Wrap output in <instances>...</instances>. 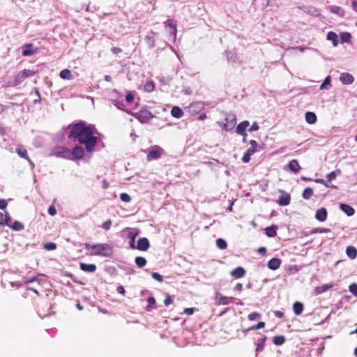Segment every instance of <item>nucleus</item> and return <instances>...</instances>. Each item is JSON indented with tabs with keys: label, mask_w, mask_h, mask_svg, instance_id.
<instances>
[{
	"label": "nucleus",
	"mask_w": 357,
	"mask_h": 357,
	"mask_svg": "<svg viewBox=\"0 0 357 357\" xmlns=\"http://www.w3.org/2000/svg\"><path fill=\"white\" fill-rule=\"evenodd\" d=\"M93 125H87L84 121H79L72 126L68 138L84 144L88 153H91L98 143V138L94 135Z\"/></svg>",
	"instance_id": "1"
},
{
	"label": "nucleus",
	"mask_w": 357,
	"mask_h": 357,
	"mask_svg": "<svg viewBox=\"0 0 357 357\" xmlns=\"http://www.w3.org/2000/svg\"><path fill=\"white\" fill-rule=\"evenodd\" d=\"M84 248L91 252V255L110 257L113 255V247L108 243H85Z\"/></svg>",
	"instance_id": "2"
},
{
	"label": "nucleus",
	"mask_w": 357,
	"mask_h": 357,
	"mask_svg": "<svg viewBox=\"0 0 357 357\" xmlns=\"http://www.w3.org/2000/svg\"><path fill=\"white\" fill-rule=\"evenodd\" d=\"M147 152L146 160L149 162L158 160L165 154V150L157 145L152 146Z\"/></svg>",
	"instance_id": "3"
},
{
	"label": "nucleus",
	"mask_w": 357,
	"mask_h": 357,
	"mask_svg": "<svg viewBox=\"0 0 357 357\" xmlns=\"http://www.w3.org/2000/svg\"><path fill=\"white\" fill-rule=\"evenodd\" d=\"M36 71H33L29 69H24L15 75L12 85L15 86L20 85L26 78L33 76L36 74Z\"/></svg>",
	"instance_id": "4"
},
{
	"label": "nucleus",
	"mask_w": 357,
	"mask_h": 357,
	"mask_svg": "<svg viewBox=\"0 0 357 357\" xmlns=\"http://www.w3.org/2000/svg\"><path fill=\"white\" fill-rule=\"evenodd\" d=\"M50 155L70 160V149L62 146H56L52 149Z\"/></svg>",
	"instance_id": "5"
},
{
	"label": "nucleus",
	"mask_w": 357,
	"mask_h": 357,
	"mask_svg": "<svg viewBox=\"0 0 357 357\" xmlns=\"http://www.w3.org/2000/svg\"><path fill=\"white\" fill-rule=\"evenodd\" d=\"M250 144V147L247 149L242 158V161L245 163L249 162L251 156L257 151L258 144L255 140H251Z\"/></svg>",
	"instance_id": "6"
},
{
	"label": "nucleus",
	"mask_w": 357,
	"mask_h": 357,
	"mask_svg": "<svg viewBox=\"0 0 357 357\" xmlns=\"http://www.w3.org/2000/svg\"><path fill=\"white\" fill-rule=\"evenodd\" d=\"M141 123H146L153 117V115L147 109H140L135 113H131Z\"/></svg>",
	"instance_id": "7"
},
{
	"label": "nucleus",
	"mask_w": 357,
	"mask_h": 357,
	"mask_svg": "<svg viewBox=\"0 0 357 357\" xmlns=\"http://www.w3.org/2000/svg\"><path fill=\"white\" fill-rule=\"evenodd\" d=\"M21 49L23 56H32L39 52V49L36 47L32 43H26L21 47Z\"/></svg>",
	"instance_id": "8"
},
{
	"label": "nucleus",
	"mask_w": 357,
	"mask_h": 357,
	"mask_svg": "<svg viewBox=\"0 0 357 357\" xmlns=\"http://www.w3.org/2000/svg\"><path fill=\"white\" fill-rule=\"evenodd\" d=\"M84 156V149L82 146L76 145L70 150V160H80Z\"/></svg>",
	"instance_id": "9"
},
{
	"label": "nucleus",
	"mask_w": 357,
	"mask_h": 357,
	"mask_svg": "<svg viewBox=\"0 0 357 357\" xmlns=\"http://www.w3.org/2000/svg\"><path fill=\"white\" fill-rule=\"evenodd\" d=\"M123 232L127 233V236L130 239L129 245L132 249L135 248V238L139 235V232L134 228H126Z\"/></svg>",
	"instance_id": "10"
},
{
	"label": "nucleus",
	"mask_w": 357,
	"mask_h": 357,
	"mask_svg": "<svg viewBox=\"0 0 357 357\" xmlns=\"http://www.w3.org/2000/svg\"><path fill=\"white\" fill-rule=\"evenodd\" d=\"M215 303L218 305H229V303H232L233 301L234 300V298L233 297H229V296H223L222 294H221L219 292H217L215 294Z\"/></svg>",
	"instance_id": "11"
},
{
	"label": "nucleus",
	"mask_w": 357,
	"mask_h": 357,
	"mask_svg": "<svg viewBox=\"0 0 357 357\" xmlns=\"http://www.w3.org/2000/svg\"><path fill=\"white\" fill-rule=\"evenodd\" d=\"M226 123L223 125V129L228 131L232 130L236 124V119L234 114H228L225 118Z\"/></svg>",
	"instance_id": "12"
},
{
	"label": "nucleus",
	"mask_w": 357,
	"mask_h": 357,
	"mask_svg": "<svg viewBox=\"0 0 357 357\" xmlns=\"http://www.w3.org/2000/svg\"><path fill=\"white\" fill-rule=\"evenodd\" d=\"M165 26L169 35L175 40L176 36V24L172 20L164 22Z\"/></svg>",
	"instance_id": "13"
},
{
	"label": "nucleus",
	"mask_w": 357,
	"mask_h": 357,
	"mask_svg": "<svg viewBox=\"0 0 357 357\" xmlns=\"http://www.w3.org/2000/svg\"><path fill=\"white\" fill-rule=\"evenodd\" d=\"M279 192L281 193L278 200V204L280 206H285L289 204L291 200V196L289 193L286 192L283 190H280Z\"/></svg>",
	"instance_id": "14"
},
{
	"label": "nucleus",
	"mask_w": 357,
	"mask_h": 357,
	"mask_svg": "<svg viewBox=\"0 0 357 357\" xmlns=\"http://www.w3.org/2000/svg\"><path fill=\"white\" fill-rule=\"evenodd\" d=\"M150 247V243L147 238L142 237L139 238L135 249L140 251H146Z\"/></svg>",
	"instance_id": "15"
},
{
	"label": "nucleus",
	"mask_w": 357,
	"mask_h": 357,
	"mask_svg": "<svg viewBox=\"0 0 357 357\" xmlns=\"http://www.w3.org/2000/svg\"><path fill=\"white\" fill-rule=\"evenodd\" d=\"M340 80L342 82V84L345 85H349L354 82V77L350 73H343L340 76Z\"/></svg>",
	"instance_id": "16"
},
{
	"label": "nucleus",
	"mask_w": 357,
	"mask_h": 357,
	"mask_svg": "<svg viewBox=\"0 0 357 357\" xmlns=\"http://www.w3.org/2000/svg\"><path fill=\"white\" fill-rule=\"evenodd\" d=\"M301 169V167L296 160H291L286 167V169H289L294 173H298Z\"/></svg>",
	"instance_id": "17"
},
{
	"label": "nucleus",
	"mask_w": 357,
	"mask_h": 357,
	"mask_svg": "<svg viewBox=\"0 0 357 357\" xmlns=\"http://www.w3.org/2000/svg\"><path fill=\"white\" fill-rule=\"evenodd\" d=\"M266 340V336L264 335H262L261 337L257 340V342L256 343V355L264 349Z\"/></svg>",
	"instance_id": "18"
},
{
	"label": "nucleus",
	"mask_w": 357,
	"mask_h": 357,
	"mask_svg": "<svg viewBox=\"0 0 357 357\" xmlns=\"http://www.w3.org/2000/svg\"><path fill=\"white\" fill-rule=\"evenodd\" d=\"M327 211L325 208L318 209L315 214V218L320 222H324L327 218Z\"/></svg>",
	"instance_id": "19"
},
{
	"label": "nucleus",
	"mask_w": 357,
	"mask_h": 357,
	"mask_svg": "<svg viewBox=\"0 0 357 357\" xmlns=\"http://www.w3.org/2000/svg\"><path fill=\"white\" fill-rule=\"evenodd\" d=\"M250 126V123L248 121H244L241 122L236 128V132L238 135L245 134L246 128Z\"/></svg>",
	"instance_id": "20"
},
{
	"label": "nucleus",
	"mask_w": 357,
	"mask_h": 357,
	"mask_svg": "<svg viewBox=\"0 0 357 357\" xmlns=\"http://www.w3.org/2000/svg\"><path fill=\"white\" fill-rule=\"evenodd\" d=\"M281 264V260L278 258H272L268 262V267L269 269L275 271L279 268Z\"/></svg>",
	"instance_id": "21"
},
{
	"label": "nucleus",
	"mask_w": 357,
	"mask_h": 357,
	"mask_svg": "<svg viewBox=\"0 0 357 357\" xmlns=\"http://www.w3.org/2000/svg\"><path fill=\"white\" fill-rule=\"evenodd\" d=\"M231 275L235 278H241L245 275V270L243 267L238 266L231 272Z\"/></svg>",
	"instance_id": "22"
},
{
	"label": "nucleus",
	"mask_w": 357,
	"mask_h": 357,
	"mask_svg": "<svg viewBox=\"0 0 357 357\" xmlns=\"http://www.w3.org/2000/svg\"><path fill=\"white\" fill-rule=\"evenodd\" d=\"M333 284H324L322 286L317 287L314 289V293L316 295L321 294L328 291L330 289L333 287Z\"/></svg>",
	"instance_id": "23"
},
{
	"label": "nucleus",
	"mask_w": 357,
	"mask_h": 357,
	"mask_svg": "<svg viewBox=\"0 0 357 357\" xmlns=\"http://www.w3.org/2000/svg\"><path fill=\"white\" fill-rule=\"evenodd\" d=\"M340 208L348 216H351L355 213L354 208L347 204H341L340 205Z\"/></svg>",
	"instance_id": "24"
},
{
	"label": "nucleus",
	"mask_w": 357,
	"mask_h": 357,
	"mask_svg": "<svg viewBox=\"0 0 357 357\" xmlns=\"http://www.w3.org/2000/svg\"><path fill=\"white\" fill-rule=\"evenodd\" d=\"M80 268L82 271L88 272V273H93L96 271V266L92 264H80Z\"/></svg>",
	"instance_id": "25"
},
{
	"label": "nucleus",
	"mask_w": 357,
	"mask_h": 357,
	"mask_svg": "<svg viewBox=\"0 0 357 357\" xmlns=\"http://www.w3.org/2000/svg\"><path fill=\"white\" fill-rule=\"evenodd\" d=\"M328 9L332 13L336 14L338 16H340V17L344 16V14H345L344 10L342 8H341L340 6H330L328 7Z\"/></svg>",
	"instance_id": "26"
},
{
	"label": "nucleus",
	"mask_w": 357,
	"mask_h": 357,
	"mask_svg": "<svg viewBox=\"0 0 357 357\" xmlns=\"http://www.w3.org/2000/svg\"><path fill=\"white\" fill-rule=\"evenodd\" d=\"M305 121L310 124L316 123L317 119L315 113L312 112H307L305 114Z\"/></svg>",
	"instance_id": "27"
},
{
	"label": "nucleus",
	"mask_w": 357,
	"mask_h": 357,
	"mask_svg": "<svg viewBox=\"0 0 357 357\" xmlns=\"http://www.w3.org/2000/svg\"><path fill=\"white\" fill-rule=\"evenodd\" d=\"M326 38H327V40L332 41L333 45L334 47H336L338 45V43H339L338 36L333 31H329L327 33Z\"/></svg>",
	"instance_id": "28"
},
{
	"label": "nucleus",
	"mask_w": 357,
	"mask_h": 357,
	"mask_svg": "<svg viewBox=\"0 0 357 357\" xmlns=\"http://www.w3.org/2000/svg\"><path fill=\"white\" fill-rule=\"evenodd\" d=\"M278 227L273 225L265 229V234L268 237H275L277 235Z\"/></svg>",
	"instance_id": "29"
},
{
	"label": "nucleus",
	"mask_w": 357,
	"mask_h": 357,
	"mask_svg": "<svg viewBox=\"0 0 357 357\" xmlns=\"http://www.w3.org/2000/svg\"><path fill=\"white\" fill-rule=\"evenodd\" d=\"M171 114L174 117L179 119L183 116L184 113H183V110L179 107L174 106L172 107V109L171 110Z\"/></svg>",
	"instance_id": "30"
},
{
	"label": "nucleus",
	"mask_w": 357,
	"mask_h": 357,
	"mask_svg": "<svg viewBox=\"0 0 357 357\" xmlns=\"http://www.w3.org/2000/svg\"><path fill=\"white\" fill-rule=\"evenodd\" d=\"M16 153L18 155L24 159L29 160V156L27 154L26 149L22 146H19L16 148Z\"/></svg>",
	"instance_id": "31"
},
{
	"label": "nucleus",
	"mask_w": 357,
	"mask_h": 357,
	"mask_svg": "<svg viewBox=\"0 0 357 357\" xmlns=\"http://www.w3.org/2000/svg\"><path fill=\"white\" fill-rule=\"evenodd\" d=\"M293 310L296 315H300L303 310V304L301 302H295L293 305Z\"/></svg>",
	"instance_id": "32"
},
{
	"label": "nucleus",
	"mask_w": 357,
	"mask_h": 357,
	"mask_svg": "<svg viewBox=\"0 0 357 357\" xmlns=\"http://www.w3.org/2000/svg\"><path fill=\"white\" fill-rule=\"evenodd\" d=\"M189 108L191 112H197L199 110H201L204 108V103L202 102H193L190 104Z\"/></svg>",
	"instance_id": "33"
},
{
	"label": "nucleus",
	"mask_w": 357,
	"mask_h": 357,
	"mask_svg": "<svg viewBox=\"0 0 357 357\" xmlns=\"http://www.w3.org/2000/svg\"><path fill=\"white\" fill-rule=\"evenodd\" d=\"M332 86L331 77L327 76L320 86V90H328Z\"/></svg>",
	"instance_id": "34"
},
{
	"label": "nucleus",
	"mask_w": 357,
	"mask_h": 357,
	"mask_svg": "<svg viewBox=\"0 0 357 357\" xmlns=\"http://www.w3.org/2000/svg\"><path fill=\"white\" fill-rule=\"evenodd\" d=\"M347 256L351 259H354L357 255V250L354 246H348L346 249Z\"/></svg>",
	"instance_id": "35"
},
{
	"label": "nucleus",
	"mask_w": 357,
	"mask_h": 357,
	"mask_svg": "<svg viewBox=\"0 0 357 357\" xmlns=\"http://www.w3.org/2000/svg\"><path fill=\"white\" fill-rule=\"evenodd\" d=\"M135 262L138 268H143L146 266L147 261L143 257H137L135 259Z\"/></svg>",
	"instance_id": "36"
},
{
	"label": "nucleus",
	"mask_w": 357,
	"mask_h": 357,
	"mask_svg": "<svg viewBox=\"0 0 357 357\" xmlns=\"http://www.w3.org/2000/svg\"><path fill=\"white\" fill-rule=\"evenodd\" d=\"M351 38V34L349 32H342L340 33V43H349Z\"/></svg>",
	"instance_id": "37"
},
{
	"label": "nucleus",
	"mask_w": 357,
	"mask_h": 357,
	"mask_svg": "<svg viewBox=\"0 0 357 357\" xmlns=\"http://www.w3.org/2000/svg\"><path fill=\"white\" fill-rule=\"evenodd\" d=\"M148 305L146 307V311H151L152 309L155 308V299L153 296H149L147 299Z\"/></svg>",
	"instance_id": "38"
},
{
	"label": "nucleus",
	"mask_w": 357,
	"mask_h": 357,
	"mask_svg": "<svg viewBox=\"0 0 357 357\" xmlns=\"http://www.w3.org/2000/svg\"><path fill=\"white\" fill-rule=\"evenodd\" d=\"M274 344L277 346L282 345L285 342V337L284 335H277L273 338Z\"/></svg>",
	"instance_id": "39"
},
{
	"label": "nucleus",
	"mask_w": 357,
	"mask_h": 357,
	"mask_svg": "<svg viewBox=\"0 0 357 357\" xmlns=\"http://www.w3.org/2000/svg\"><path fill=\"white\" fill-rule=\"evenodd\" d=\"M60 77L63 79H70L72 78V74L70 70L68 69L62 70L59 73Z\"/></svg>",
	"instance_id": "40"
},
{
	"label": "nucleus",
	"mask_w": 357,
	"mask_h": 357,
	"mask_svg": "<svg viewBox=\"0 0 357 357\" xmlns=\"http://www.w3.org/2000/svg\"><path fill=\"white\" fill-rule=\"evenodd\" d=\"M144 40L150 49H152L155 47V39L153 36L149 35L146 36Z\"/></svg>",
	"instance_id": "41"
},
{
	"label": "nucleus",
	"mask_w": 357,
	"mask_h": 357,
	"mask_svg": "<svg viewBox=\"0 0 357 357\" xmlns=\"http://www.w3.org/2000/svg\"><path fill=\"white\" fill-rule=\"evenodd\" d=\"M113 103L119 109L130 113V112L126 108L123 100H113Z\"/></svg>",
	"instance_id": "42"
},
{
	"label": "nucleus",
	"mask_w": 357,
	"mask_h": 357,
	"mask_svg": "<svg viewBox=\"0 0 357 357\" xmlns=\"http://www.w3.org/2000/svg\"><path fill=\"white\" fill-rule=\"evenodd\" d=\"M313 195V190L311 188H305L302 194V197L304 199H309Z\"/></svg>",
	"instance_id": "43"
},
{
	"label": "nucleus",
	"mask_w": 357,
	"mask_h": 357,
	"mask_svg": "<svg viewBox=\"0 0 357 357\" xmlns=\"http://www.w3.org/2000/svg\"><path fill=\"white\" fill-rule=\"evenodd\" d=\"M11 228L14 230V231H22L24 229V226L23 225L22 223H21L20 222L17 221V220H15L13 225H11Z\"/></svg>",
	"instance_id": "44"
},
{
	"label": "nucleus",
	"mask_w": 357,
	"mask_h": 357,
	"mask_svg": "<svg viewBox=\"0 0 357 357\" xmlns=\"http://www.w3.org/2000/svg\"><path fill=\"white\" fill-rule=\"evenodd\" d=\"M216 245L220 250H225L227 247V243L223 238H218L216 240Z\"/></svg>",
	"instance_id": "45"
},
{
	"label": "nucleus",
	"mask_w": 357,
	"mask_h": 357,
	"mask_svg": "<svg viewBox=\"0 0 357 357\" xmlns=\"http://www.w3.org/2000/svg\"><path fill=\"white\" fill-rule=\"evenodd\" d=\"M340 174H341L340 169H337L333 171V172H330L329 174H328L326 175V178H328V181H332V180H334L336 178V176Z\"/></svg>",
	"instance_id": "46"
},
{
	"label": "nucleus",
	"mask_w": 357,
	"mask_h": 357,
	"mask_svg": "<svg viewBox=\"0 0 357 357\" xmlns=\"http://www.w3.org/2000/svg\"><path fill=\"white\" fill-rule=\"evenodd\" d=\"M33 91L35 93V94L36 96V98L33 100V103L34 105H37V104L40 103L42 100L41 97H40V93L39 89L36 87H35L33 89Z\"/></svg>",
	"instance_id": "47"
},
{
	"label": "nucleus",
	"mask_w": 357,
	"mask_h": 357,
	"mask_svg": "<svg viewBox=\"0 0 357 357\" xmlns=\"http://www.w3.org/2000/svg\"><path fill=\"white\" fill-rule=\"evenodd\" d=\"M154 89H155V85L153 82H148L144 85V90L146 92H151L154 90Z\"/></svg>",
	"instance_id": "48"
},
{
	"label": "nucleus",
	"mask_w": 357,
	"mask_h": 357,
	"mask_svg": "<svg viewBox=\"0 0 357 357\" xmlns=\"http://www.w3.org/2000/svg\"><path fill=\"white\" fill-rule=\"evenodd\" d=\"M44 248L47 250H54L56 248V244L52 242L45 243L44 244Z\"/></svg>",
	"instance_id": "49"
},
{
	"label": "nucleus",
	"mask_w": 357,
	"mask_h": 357,
	"mask_svg": "<svg viewBox=\"0 0 357 357\" xmlns=\"http://www.w3.org/2000/svg\"><path fill=\"white\" fill-rule=\"evenodd\" d=\"M120 199L122 202H126V203H128L131 201L130 196L126 192H123L120 195Z\"/></svg>",
	"instance_id": "50"
},
{
	"label": "nucleus",
	"mask_w": 357,
	"mask_h": 357,
	"mask_svg": "<svg viewBox=\"0 0 357 357\" xmlns=\"http://www.w3.org/2000/svg\"><path fill=\"white\" fill-rule=\"evenodd\" d=\"M261 317V314L257 312H253L250 314H248V319L250 321H255V320H257V319H259Z\"/></svg>",
	"instance_id": "51"
},
{
	"label": "nucleus",
	"mask_w": 357,
	"mask_h": 357,
	"mask_svg": "<svg viewBox=\"0 0 357 357\" xmlns=\"http://www.w3.org/2000/svg\"><path fill=\"white\" fill-rule=\"evenodd\" d=\"M112 225V221L111 220H108L106 222L102 223V225H101V227L104 230L108 231L110 229Z\"/></svg>",
	"instance_id": "52"
},
{
	"label": "nucleus",
	"mask_w": 357,
	"mask_h": 357,
	"mask_svg": "<svg viewBox=\"0 0 357 357\" xmlns=\"http://www.w3.org/2000/svg\"><path fill=\"white\" fill-rule=\"evenodd\" d=\"M349 291L355 296L357 297V284L352 283L349 287Z\"/></svg>",
	"instance_id": "53"
},
{
	"label": "nucleus",
	"mask_w": 357,
	"mask_h": 357,
	"mask_svg": "<svg viewBox=\"0 0 357 357\" xmlns=\"http://www.w3.org/2000/svg\"><path fill=\"white\" fill-rule=\"evenodd\" d=\"M314 181L316 183L323 184V185H324L325 186H326L328 188H336V186H335L333 185L328 184V182H326L325 180H324L322 178H317V179L314 180Z\"/></svg>",
	"instance_id": "54"
},
{
	"label": "nucleus",
	"mask_w": 357,
	"mask_h": 357,
	"mask_svg": "<svg viewBox=\"0 0 357 357\" xmlns=\"http://www.w3.org/2000/svg\"><path fill=\"white\" fill-rule=\"evenodd\" d=\"M264 326H265V323L263 321H260L257 324L250 327V329L252 330V331H256L258 329L263 328Z\"/></svg>",
	"instance_id": "55"
},
{
	"label": "nucleus",
	"mask_w": 357,
	"mask_h": 357,
	"mask_svg": "<svg viewBox=\"0 0 357 357\" xmlns=\"http://www.w3.org/2000/svg\"><path fill=\"white\" fill-rule=\"evenodd\" d=\"M41 275H39L38 276H33L31 277V278L29 279H26L25 281H24V283L25 284H27V283H31V282H36V281H38L39 282H40L41 280H40L38 278L39 276H40Z\"/></svg>",
	"instance_id": "56"
},
{
	"label": "nucleus",
	"mask_w": 357,
	"mask_h": 357,
	"mask_svg": "<svg viewBox=\"0 0 357 357\" xmlns=\"http://www.w3.org/2000/svg\"><path fill=\"white\" fill-rule=\"evenodd\" d=\"M151 275H152V278L154 280H157V281H158L160 282L163 281L162 276L161 275H160L159 273H155V272L152 273Z\"/></svg>",
	"instance_id": "57"
},
{
	"label": "nucleus",
	"mask_w": 357,
	"mask_h": 357,
	"mask_svg": "<svg viewBox=\"0 0 357 357\" xmlns=\"http://www.w3.org/2000/svg\"><path fill=\"white\" fill-rule=\"evenodd\" d=\"M197 309L195 307H188L185 308L183 311V313L187 315H192Z\"/></svg>",
	"instance_id": "58"
},
{
	"label": "nucleus",
	"mask_w": 357,
	"mask_h": 357,
	"mask_svg": "<svg viewBox=\"0 0 357 357\" xmlns=\"http://www.w3.org/2000/svg\"><path fill=\"white\" fill-rule=\"evenodd\" d=\"M48 213L51 215V216H54L56 214V208L54 207V205H51L49 208H48Z\"/></svg>",
	"instance_id": "59"
},
{
	"label": "nucleus",
	"mask_w": 357,
	"mask_h": 357,
	"mask_svg": "<svg viewBox=\"0 0 357 357\" xmlns=\"http://www.w3.org/2000/svg\"><path fill=\"white\" fill-rule=\"evenodd\" d=\"M329 231H330V229H327V228H317V229H314L312 233L322 234V233H328Z\"/></svg>",
	"instance_id": "60"
},
{
	"label": "nucleus",
	"mask_w": 357,
	"mask_h": 357,
	"mask_svg": "<svg viewBox=\"0 0 357 357\" xmlns=\"http://www.w3.org/2000/svg\"><path fill=\"white\" fill-rule=\"evenodd\" d=\"M125 100L127 103H130L134 100V96L131 93H128L126 96Z\"/></svg>",
	"instance_id": "61"
},
{
	"label": "nucleus",
	"mask_w": 357,
	"mask_h": 357,
	"mask_svg": "<svg viewBox=\"0 0 357 357\" xmlns=\"http://www.w3.org/2000/svg\"><path fill=\"white\" fill-rule=\"evenodd\" d=\"M259 128L258 124L257 122H254L252 123V125L251 126V127L248 129L249 132H253V131H256V130H258Z\"/></svg>",
	"instance_id": "62"
},
{
	"label": "nucleus",
	"mask_w": 357,
	"mask_h": 357,
	"mask_svg": "<svg viewBox=\"0 0 357 357\" xmlns=\"http://www.w3.org/2000/svg\"><path fill=\"white\" fill-rule=\"evenodd\" d=\"M172 303H173V299L169 296H167L166 298L164 301V303L167 306L170 305Z\"/></svg>",
	"instance_id": "63"
},
{
	"label": "nucleus",
	"mask_w": 357,
	"mask_h": 357,
	"mask_svg": "<svg viewBox=\"0 0 357 357\" xmlns=\"http://www.w3.org/2000/svg\"><path fill=\"white\" fill-rule=\"evenodd\" d=\"M352 9L357 13V0H351Z\"/></svg>",
	"instance_id": "64"
}]
</instances>
